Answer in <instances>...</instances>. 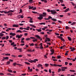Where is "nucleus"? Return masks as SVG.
<instances>
[{"instance_id":"obj_14","label":"nucleus","mask_w":76,"mask_h":76,"mask_svg":"<svg viewBox=\"0 0 76 76\" xmlns=\"http://www.w3.org/2000/svg\"><path fill=\"white\" fill-rule=\"evenodd\" d=\"M16 32L17 33H22V31L20 30H18V31H16Z\"/></svg>"},{"instance_id":"obj_3","label":"nucleus","mask_w":76,"mask_h":76,"mask_svg":"<svg viewBox=\"0 0 76 76\" xmlns=\"http://www.w3.org/2000/svg\"><path fill=\"white\" fill-rule=\"evenodd\" d=\"M57 37L59 38V39H61V40L63 42H65V40L62 37H60V36H57Z\"/></svg>"},{"instance_id":"obj_35","label":"nucleus","mask_w":76,"mask_h":76,"mask_svg":"<svg viewBox=\"0 0 76 76\" xmlns=\"http://www.w3.org/2000/svg\"><path fill=\"white\" fill-rule=\"evenodd\" d=\"M31 49H28V50H27V51L28 52H31Z\"/></svg>"},{"instance_id":"obj_2","label":"nucleus","mask_w":76,"mask_h":76,"mask_svg":"<svg viewBox=\"0 0 76 76\" xmlns=\"http://www.w3.org/2000/svg\"><path fill=\"white\" fill-rule=\"evenodd\" d=\"M61 69H62L61 70L62 72L65 71V69H67L68 68L66 67H61Z\"/></svg>"},{"instance_id":"obj_10","label":"nucleus","mask_w":76,"mask_h":76,"mask_svg":"<svg viewBox=\"0 0 76 76\" xmlns=\"http://www.w3.org/2000/svg\"><path fill=\"white\" fill-rule=\"evenodd\" d=\"M69 10V8H68L66 9V10H65V11H64V12H68V11Z\"/></svg>"},{"instance_id":"obj_33","label":"nucleus","mask_w":76,"mask_h":76,"mask_svg":"<svg viewBox=\"0 0 76 76\" xmlns=\"http://www.w3.org/2000/svg\"><path fill=\"white\" fill-rule=\"evenodd\" d=\"M37 39H33V41L34 42H35L36 41V42H37Z\"/></svg>"},{"instance_id":"obj_17","label":"nucleus","mask_w":76,"mask_h":76,"mask_svg":"<svg viewBox=\"0 0 76 76\" xmlns=\"http://www.w3.org/2000/svg\"><path fill=\"white\" fill-rule=\"evenodd\" d=\"M40 45H41V46L40 47V49H42L43 48V47H42V43H41L40 44Z\"/></svg>"},{"instance_id":"obj_39","label":"nucleus","mask_w":76,"mask_h":76,"mask_svg":"<svg viewBox=\"0 0 76 76\" xmlns=\"http://www.w3.org/2000/svg\"><path fill=\"white\" fill-rule=\"evenodd\" d=\"M55 35L56 36H59V34L58 33H55Z\"/></svg>"},{"instance_id":"obj_62","label":"nucleus","mask_w":76,"mask_h":76,"mask_svg":"<svg viewBox=\"0 0 76 76\" xmlns=\"http://www.w3.org/2000/svg\"><path fill=\"white\" fill-rule=\"evenodd\" d=\"M20 29V30H23V28H22V27H20L19 28Z\"/></svg>"},{"instance_id":"obj_19","label":"nucleus","mask_w":76,"mask_h":76,"mask_svg":"<svg viewBox=\"0 0 76 76\" xmlns=\"http://www.w3.org/2000/svg\"><path fill=\"white\" fill-rule=\"evenodd\" d=\"M36 30L37 31H38V32H40L41 31H42V29H36Z\"/></svg>"},{"instance_id":"obj_15","label":"nucleus","mask_w":76,"mask_h":76,"mask_svg":"<svg viewBox=\"0 0 76 76\" xmlns=\"http://www.w3.org/2000/svg\"><path fill=\"white\" fill-rule=\"evenodd\" d=\"M46 39H47V41L48 42H50V39L49 38H48V37H46Z\"/></svg>"},{"instance_id":"obj_22","label":"nucleus","mask_w":76,"mask_h":76,"mask_svg":"<svg viewBox=\"0 0 76 76\" xmlns=\"http://www.w3.org/2000/svg\"><path fill=\"white\" fill-rule=\"evenodd\" d=\"M34 7L33 6H32V7H31L30 6H29V9H33V8Z\"/></svg>"},{"instance_id":"obj_25","label":"nucleus","mask_w":76,"mask_h":76,"mask_svg":"<svg viewBox=\"0 0 76 76\" xmlns=\"http://www.w3.org/2000/svg\"><path fill=\"white\" fill-rule=\"evenodd\" d=\"M3 58L5 59H9V57H3Z\"/></svg>"},{"instance_id":"obj_64","label":"nucleus","mask_w":76,"mask_h":76,"mask_svg":"<svg viewBox=\"0 0 76 76\" xmlns=\"http://www.w3.org/2000/svg\"><path fill=\"white\" fill-rule=\"evenodd\" d=\"M13 64L14 66H15V65H16V63L15 62V63H14Z\"/></svg>"},{"instance_id":"obj_12","label":"nucleus","mask_w":76,"mask_h":76,"mask_svg":"<svg viewBox=\"0 0 76 76\" xmlns=\"http://www.w3.org/2000/svg\"><path fill=\"white\" fill-rule=\"evenodd\" d=\"M75 48H72V49L71 50V52H73L75 50Z\"/></svg>"},{"instance_id":"obj_37","label":"nucleus","mask_w":76,"mask_h":76,"mask_svg":"<svg viewBox=\"0 0 76 76\" xmlns=\"http://www.w3.org/2000/svg\"><path fill=\"white\" fill-rule=\"evenodd\" d=\"M30 46H34V43H31V44H30Z\"/></svg>"},{"instance_id":"obj_28","label":"nucleus","mask_w":76,"mask_h":76,"mask_svg":"<svg viewBox=\"0 0 76 76\" xmlns=\"http://www.w3.org/2000/svg\"><path fill=\"white\" fill-rule=\"evenodd\" d=\"M41 1H44L45 3H47V2L46 0H41Z\"/></svg>"},{"instance_id":"obj_45","label":"nucleus","mask_w":76,"mask_h":76,"mask_svg":"<svg viewBox=\"0 0 76 76\" xmlns=\"http://www.w3.org/2000/svg\"><path fill=\"white\" fill-rule=\"evenodd\" d=\"M65 65H67L68 64H69V63L67 62H65Z\"/></svg>"},{"instance_id":"obj_41","label":"nucleus","mask_w":76,"mask_h":76,"mask_svg":"<svg viewBox=\"0 0 76 76\" xmlns=\"http://www.w3.org/2000/svg\"><path fill=\"white\" fill-rule=\"evenodd\" d=\"M12 13H10L8 14V15L9 16H12Z\"/></svg>"},{"instance_id":"obj_52","label":"nucleus","mask_w":76,"mask_h":76,"mask_svg":"<svg viewBox=\"0 0 76 76\" xmlns=\"http://www.w3.org/2000/svg\"><path fill=\"white\" fill-rule=\"evenodd\" d=\"M30 39L29 38H27L26 39V40L27 41L30 40Z\"/></svg>"},{"instance_id":"obj_58","label":"nucleus","mask_w":76,"mask_h":76,"mask_svg":"<svg viewBox=\"0 0 76 76\" xmlns=\"http://www.w3.org/2000/svg\"><path fill=\"white\" fill-rule=\"evenodd\" d=\"M60 1V2H61L62 3H63V0H59Z\"/></svg>"},{"instance_id":"obj_59","label":"nucleus","mask_w":76,"mask_h":76,"mask_svg":"<svg viewBox=\"0 0 76 76\" xmlns=\"http://www.w3.org/2000/svg\"><path fill=\"white\" fill-rule=\"evenodd\" d=\"M52 17H51L50 16H49L48 17V19H49V20L50 19H52Z\"/></svg>"},{"instance_id":"obj_18","label":"nucleus","mask_w":76,"mask_h":76,"mask_svg":"<svg viewBox=\"0 0 76 76\" xmlns=\"http://www.w3.org/2000/svg\"><path fill=\"white\" fill-rule=\"evenodd\" d=\"M11 30V28H7V29L6 30V31L9 32V30Z\"/></svg>"},{"instance_id":"obj_7","label":"nucleus","mask_w":76,"mask_h":76,"mask_svg":"<svg viewBox=\"0 0 76 76\" xmlns=\"http://www.w3.org/2000/svg\"><path fill=\"white\" fill-rule=\"evenodd\" d=\"M14 10L12 11V10H10L8 12H6L7 14H8V13H9L11 12H14Z\"/></svg>"},{"instance_id":"obj_42","label":"nucleus","mask_w":76,"mask_h":76,"mask_svg":"<svg viewBox=\"0 0 76 76\" xmlns=\"http://www.w3.org/2000/svg\"><path fill=\"white\" fill-rule=\"evenodd\" d=\"M57 66H59V67H62V65L58 64V65H57Z\"/></svg>"},{"instance_id":"obj_50","label":"nucleus","mask_w":76,"mask_h":76,"mask_svg":"<svg viewBox=\"0 0 76 76\" xmlns=\"http://www.w3.org/2000/svg\"><path fill=\"white\" fill-rule=\"evenodd\" d=\"M26 73L22 74H21V75L22 76H26Z\"/></svg>"},{"instance_id":"obj_46","label":"nucleus","mask_w":76,"mask_h":76,"mask_svg":"<svg viewBox=\"0 0 76 76\" xmlns=\"http://www.w3.org/2000/svg\"><path fill=\"white\" fill-rule=\"evenodd\" d=\"M15 44V42H13L11 44V45H14Z\"/></svg>"},{"instance_id":"obj_1","label":"nucleus","mask_w":76,"mask_h":76,"mask_svg":"<svg viewBox=\"0 0 76 76\" xmlns=\"http://www.w3.org/2000/svg\"><path fill=\"white\" fill-rule=\"evenodd\" d=\"M42 14H40L39 15V17H37V19H39V20H41L43 19V17H44L45 16H46L47 14L46 12H43Z\"/></svg>"},{"instance_id":"obj_16","label":"nucleus","mask_w":76,"mask_h":76,"mask_svg":"<svg viewBox=\"0 0 76 76\" xmlns=\"http://www.w3.org/2000/svg\"><path fill=\"white\" fill-rule=\"evenodd\" d=\"M38 60L37 59H35L34 60H32L33 62L36 63V61H38Z\"/></svg>"},{"instance_id":"obj_56","label":"nucleus","mask_w":76,"mask_h":76,"mask_svg":"<svg viewBox=\"0 0 76 76\" xmlns=\"http://www.w3.org/2000/svg\"><path fill=\"white\" fill-rule=\"evenodd\" d=\"M33 1V0H30L29 1V2H30V3H32Z\"/></svg>"},{"instance_id":"obj_26","label":"nucleus","mask_w":76,"mask_h":76,"mask_svg":"<svg viewBox=\"0 0 76 76\" xmlns=\"http://www.w3.org/2000/svg\"><path fill=\"white\" fill-rule=\"evenodd\" d=\"M51 20H52L53 21H57V20L54 18H52Z\"/></svg>"},{"instance_id":"obj_23","label":"nucleus","mask_w":76,"mask_h":76,"mask_svg":"<svg viewBox=\"0 0 76 76\" xmlns=\"http://www.w3.org/2000/svg\"><path fill=\"white\" fill-rule=\"evenodd\" d=\"M4 35V34H3L2 33H0V36L1 37H3Z\"/></svg>"},{"instance_id":"obj_57","label":"nucleus","mask_w":76,"mask_h":76,"mask_svg":"<svg viewBox=\"0 0 76 76\" xmlns=\"http://www.w3.org/2000/svg\"><path fill=\"white\" fill-rule=\"evenodd\" d=\"M21 18H23L24 17L23 16V15H21Z\"/></svg>"},{"instance_id":"obj_49","label":"nucleus","mask_w":76,"mask_h":76,"mask_svg":"<svg viewBox=\"0 0 76 76\" xmlns=\"http://www.w3.org/2000/svg\"><path fill=\"white\" fill-rule=\"evenodd\" d=\"M61 70V69L59 68V69H58V72H60Z\"/></svg>"},{"instance_id":"obj_9","label":"nucleus","mask_w":76,"mask_h":76,"mask_svg":"<svg viewBox=\"0 0 76 76\" xmlns=\"http://www.w3.org/2000/svg\"><path fill=\"white\" fill-rule=\"evenodd\" d=\"M16 37L17 38L18 37V39H20L21 38V37L20 35H17L16 36Z\"/></svg>"},{"instance_id":"obj_54","label":"nucleus","mask_w":76,"mask_h":76,"mask_svg":"<svg viewBox=\"0 0 76 76\" xmlns=\"http://www.w3.org/2000/svg\"><path fill=\"white\" fill-rule=\"evenodd\" d=\"M45 65L46 67H48L49 64H45Z\"/></svg>"},{"instance_id":"obj_61","label":"nucleus","mask_w":76,"mask_h":76,"mask_svg":"<svg viewBox=\"0 0 76 76\" xmlns=\"http://www.w3.org/2000/svg\"><path fill=\"white\" fill-rule=\"evenodd\" d=\"M36 8L35 7H34V8L32 9V10H36Z\"/></svg>"},{"instance_id":"obj_43","label":"nucleus","mask_w":76,"mask_h":76,"mask_svg":"<svg viewBox=\"0 0 76 76\" xmlns=\"http://www.w3.org/2000/svg\"><path fill=\"white\" fill-rule=\"evenodd\" d=\"M6 37H2L1 39H6Z\"/></svg>"},{"instance_id":"obj_63","label":"nucleus","mask_w":76,"mask_h":76,"mask_svg":"<svg viewBox=\"0 0 76 76\" xmlns=\"http://www.w3.org/2000/svg\"><path fill=\"white\" fill-rule=\"evenodd\" d=\"M9 36H6V39H9Z\"/></svg>"},{"instance_id":"obj_4","label":"nucleus","mask_w":76,"mask_h":76,"mask_svg":"<svg viewBox=\"0 0 76 76\" xmlns=\"http://www.w3.org/2000/svg\"><path fill=\"white\" fill-rule=\"evenodd\" d=\"M50 12H51V14L53 15H55L56 13H57V12L55 11L54 10H50Z\"/></svg>"},{"instance_id":"obj_5","label":"nucleus","mask_w":76,"mask_h":76,"mask_svg":"<svg viewBox=\"0 0 76 76\" xmlns=\"http://www.w3.org/2000/svg\"><path fill=\"white\" fill-rule=\"evenodd\" d=\"M36 37L37 38H38L40 40H42V39L41 38H40V37L39 36V35H36Z\"/></svg>"},{"instance_id":"obj_21","label":"nucleus","mask_w":76,"mask_h":76,"mask_svg":"<svg viewBox=\"0 0 76 76\" xmlns=\"http://www.w3.org/2000/svg\"><path fill=\"white\" fill-rule=\"evenodd\" d=\"M68 40L69 41H71L72 40L71 38L70 37H68Z\"/></svg>"},{"instance_id":"obj_55","label":"nucleus","mask_w":76,"mask_h":76,"mask_svg":"<svg viewBox=\"0 0 76 76\" xmlns=\"http://www.w3.org/2000/svg\"><path fill=\"white\" fill-rule=\"evenodd\" d=\"M58 22L59 23L61 24V23H62V21H61L60 20H58Z\"/></svg>"},{"instance_id":"obj_47","label":"nucleus","mask_w":76,"mask_h":76,"mask_svg":"<svg viewBox=\"0 0 76 76\" xmlns=\"http://www.w3.org/2000/svg\"><path fill=\"white\" fill-rule=\"evenodd\" d=\"M25 63L28 64V65H29L30 64V63H28V62H25Z\"/></svg>"},{"instance_id":"obj_29","label":"nucleus","mask_w":76,"mask_h":76,"mask_svg":"<svg viewBox=\"0 0 76 76\" xmlns=\"http://www.w3.org/2000/svg\"><path fill=\"white\" fill-rule=\"evenodd\" d=\"M69 28V27L68 26H65V29H66V30H67Z\"/></svg>"},{"instance_id":"obj_13","label":"nucleus","mask_w":76,"mask_h":76,"mask_svg":"<svg viewBox=\"0 0 76 76\" xmlns=\"http://www.w3.org/2000/svg\"><path fill=\"white\" fill-rule=\"evenodd\" d=\"M37 66L38 67H42V65L40 64H38V65H37Z\"/></svg>"},{"instance_id":"obj_20","label":"nucleus","mask_w":76,"mask_h":76,"mask_svg":"<svg viewBox=\"0 0 76 76\" xmlns=\"http://www.w3.org/2000/svg\"><path fill=\"white\" fill-rule=\"evenodd\" d=\"M32 13H34V14H36L37 13V14H38V15L39 14V13H38L37 12H35L34 11H32Z\"/></svg>"},{"instance_id":"obj_48","label":"nucleus","mask_w":76,"mask_h":76,"mask_svg":"<svg viewBox=\"0 0 76 76\" xmlns=\"http://www.w3.org/2000/svg\"><path fill=\"white\" fill-rule=\"evenodd\" d=\"M53 66L57 67V65H56V64H53Z\"/></svg>"},{"instance_id":"obj_11","label":"nucleus","mask_w":76,"mask_h":76,"mask_svg":"<svg viewBox=\"0 0 76 76\" xmlns=\"http://www.w3.org/2000/svg\"><path fill=\"white\" fill-rule=\"evenodd\" d=\"M30 26H31L32 27L35 28H36V26L33 25V24H30Z\"/></svg>"},{"instance_id":"obj_40","label":"nucleus","mask_w":76,"mask_h":76,"mask_svg":"<svg viewBox=\"0 0 76 76\" xmlns=\"http://www.w3.org/2000/svg\"><path fill=\"white\" fill-rule=\"evenodd\" d=\"M67 59L69 60H73V58H67Z\"/></svg>"},{"instance_id":"obj_32","label":"nucleus","mask_w":76,"mask_h":76,"mask_svg":"<svg viewBox=\"0 0 76 76\" xmlns=\"http://www.w3.org/2000/svg\"><path fill=\"white\" fill-rule=\"evenodd\" d=\"M5 55L6 56H10V54L9 53L5 54Z\"/></svg>"},{"instance_id":"obj_36","label":"nucleus","mask_w":76,"mask_h":76,"mask_svg":"<svg viewBox=\"0 0 76 76\" xmlns=\"http://www.w3.org/2000/svg\"><path fill=\"white\" fill-rule=\"evenodd\" d=\"M21 15H19L17 17L18 18H19L20 19V18H21Z\"/></svg>"},{"instance_id":"obj_51","label":"nucleus","mask_w":76,"mask_h":76,"mask_svg":"<svg viewBox=\"0 0 76 76\" xmlns=\"http://www.w3.org/2000/svg\"><path fill=\"white\" fill-rule=\"evenodd\" d=\"M9 41L10 43H12V40H9Z\"/></svg>"},{"instance_id":"obj_44","label":"nucleus","mask_w":76,"mask_h":76,"mask_svg":"<svg viewBox=\"0 0 76 76\" xmlns=\"http://www.w3.org/2000/svg\"><path fill=\"white\" fill-rule=\"evenodd\" d=\"M28 61L31 63H32L33 62V61H32V60H31V61H29V60H28Z\"/></svg>"},{"instance_id":"obj_6","label":"nucleus","mask_w":76,"mask_h":76,"mask_svg":"<svg viewBox=\"0 0 76 76\" xmlns=\"http://www.w3.org/2000/svg\"><path fill=\"white\" fill-rule=\"evenodd\" d=\"M12 27H19V25H13Z\"/></svg>"},{"instance_id":"obj_24","label":"nucleus","mask_w":76,"mask_h":76,"mask_svg":"<svg viewBox=\"0 0 76 76\" xmlns=\"http://www.w3.org/2000/svg\"><path fill=\"white\" fill-rule=\"evenodd\" d=\"M76 24V22H74L71 24V25L73 26Z\"/></svg>"},{"instance_id":"obj_38","label":"nucleus","mask_w":76,"mask_h":76,"mask_svg":"<svg viewBox=\"0 0 76 76\" xmlns=\"http://www.w3.org/2000/svg\"><path fill=\"white\" fill-rule=\"evenodd\" d=\"M50 51L51 52L54 53V50L53 49L50 50Z\"/></svg>"},{"instance_id":"obj_31","label":"nucleus","mask_w":76,"mask_h":76,"mask_svg":"<svg viewBox=\"0 0 76 76\" xmlns=\"http://www.w3.org/2000/svg\"><path fill=\"white\" fill-rule=\"evenodd\" d=\"M57 58L58 59H60L61 58V56H57Z\"/></svg>"},{"instance_id":"obj_53","label":"nucleus","mask_w":76,"mask_h":76,"mask_svg":"<svg viewBox=\"0 0 76 76\" xmlns=\"http://www.w3.org/2000/svg\"><path fill=\"white\" fill-rule=\"evenodd\" d=\"M10 63V62L8 61L7 62V64L9 65Z\"/></svg>"},{"instance_id":"obj_8","label":"nucleus","mask_w":76,"mask_h":76,"mask_svg":"<svg viewBox=\"0 0 76 76\" xmlns=\"http://www.w3.org/2000/svg\"><path fill=\"white\" fill-rule=\"evenodd\" d=\"M15 33H12V32H11L10 33V35H11L13 36H15Z\"/></svg>"},{"instance_id":"obj_60","label":"nucleus","mask_w":76,"mask_h":76,"mask_svg":"<svg viewBox=\"0 0 76 76\" xmlns=\"http://www.w3.org/2000/svg\"><path fill=\"white\" fill-rule=\"evenodd\" d=\"M7 75L12 76V75L10 73H7Z\"/></svg>"},{"instance_id":"obj_27","label":"nucleus","mask_w":76,"mask_h":76,"mask_svg":"<svg viewBox=\"0 0 76 76\" xmlns=\"http://www.w3.org/2000/svg\"><path fill=\"white\" fill-rule=\"evenodd\" d=\"M45 23H39V24L40 25H45Z\"/></svg>"},{"instance_id":"obj_34","label":"nucleus","mask_w":76,"mask_h":76,"mask_svg":"<svg viewBox=\"0 0 76 76\" xmlns=\"http://www.w3.org/2000/svg\"><path fill=\"white\" fill-rule=\"evenodd\" d=\"M3 12H4V13H6L7 14V12H6V11H2L1 12V13H2Z\"/></svg>"},{"instance_id":"obj_30","label":"nucleus","mask_w":76,"mask_h":76,"mask_svg":"<svg viewBox=\"0 0 76 76\" xmlns=\"http://www.w3.org/2000/svg\"><path fill=\"white\" fill-rule=\"evenodd\" d=\"M8 71L10 73H11L12 72V70H10V69H8Z\"/></svg>"}]
</instances>
